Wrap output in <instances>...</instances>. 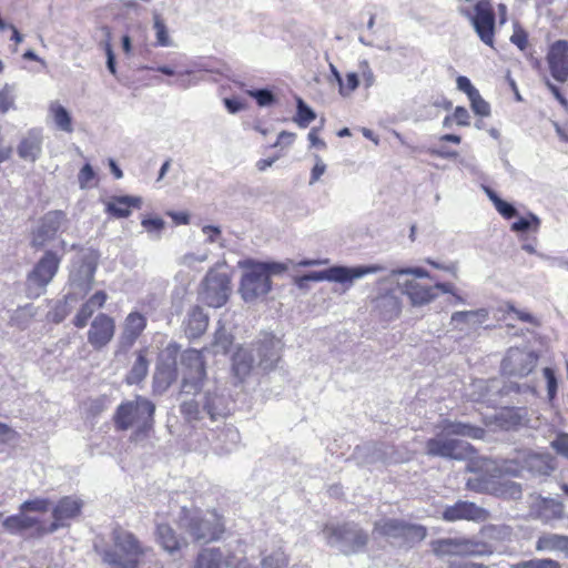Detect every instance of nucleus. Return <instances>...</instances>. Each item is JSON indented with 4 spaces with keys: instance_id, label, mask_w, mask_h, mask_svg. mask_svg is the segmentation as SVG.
Masks as SVG:
<instances>
[{
    "instance_id": "55",
    "label": "nucleus",
    "mask_w": 568,
    "mask_h": 568,
    "mask_svg": "<svg viewBox=\"0 0 568 568\" xmlns=\"http://www.w3.org/2000/svg\"><path fill=\"white\" fill-rule=\"evenodd\" d=\"M359 85L358 75L355 72H348L345 81L342 79V84H338V92L342 97H349Z\"/></svg>"
},
{
    "instance_id": "36",
    "label": "nucleus",
    "mask_w": 568,
    "mask_h": 568,
    "mask_svg": "<svg viewBox=\"0 0 568 568\" xmlns=\"http://www.w3.org/2000/svg\"><path fill=\"white\" fill-rule=\"evenodd\" d=\"M538 551H561L568 557V536L559 534H544L536 541Z\"/></svg>"
},
{
    "instance_id": "60",
    "label": "nucleus",
    "mask_w": 568,
    "mask_h": 568,
    "mask_svg": "<svg viewBox=\"0 0 568 568\" xmlns=\"http://www.w3.org/2000/svg\"><path fill=\"white\" fill-rule=\"evenodd\" d=\"M542 374H544V377H545L546 383H547L548 399L551 402V400L555 399V397L557 395L558 381H557L555 371L552 368H550V367H545L542 369Z\"/></svg>"
},
{
    "instance_id": "25",
    "label": "nucleus",
    "mask_w": 568,
    "mask_h": 568,
    "mask_svg": "<svg viewBox=\"0 0 568 568\" xmlns=\"http://www.w3.org/2000/svg\"><path fill=\"white\" fill-rule=\"evenodd\" d=\"M146 327V318L139 312H131L124 320L123 331L119 338L120 348L123 351L133 346Z\"/></svg>"
},
{
    "instance_id": "41",
    "label": "nucleus",
    "mask_w": 568,
    "mask_h": 568,
    "mask_svg": "<svg viewBox=\"0 0 568 568\" xmlns=\"http://www.w3.org/2000/svg\"><path fill=\"white\" fill-rule=\"evenodd\" d=\"M180 413L187 423H195L203 418L205 414L201 398L194 395L192 398H185L180 404Z\"/></svg>"
},
{
    "instance_id": "59",
    "label": "nucleus",
    "mask_w": 568,
    "mask_h": 568,
    "mask_svg": "<svg viewBox=\"0 0 568 568\" xmlns=\"http://www.w3.org/2000/svg\"><path fill=\"white\" fill-rule=\"evenodd\" d=\"M14 105L13 87L6 84L0 90V113H7Z\"/></svg>"
},
{
    "instance_id": "63",
    "label": "nucleus",
    "mask_w": 568,
    "mask_h": 568,
    "mask_svg": "<svg viewBox=\"0 0 568 568\" xmlns=\"http://www.w3.org/2000/svg\"><path fill=\"white\" fill-rule=\"evenodd\" d=\"M551 447L561 456L568 458V434L561 433L551 442Z\"/></svg>"
},
{
    "instance_id": "18",
    "label": "nucleus",
    "mask_w": 568,
    "mask_h": 568,
    "mask_svg": "<svg viewBox=\"0 0 568 568\" xmlns=\"http://www.w3.org/2000/svg\"><path fill=\"white\" fill-rule=\"evenodd\" d=\"M283 343L271 333H264L254 345L253 352L257 357V366L267 371L275 367L281 358Z\"/></svg>"
},
{
    "instance_id": "15",
    "label": "nucleus",
    "mask_w": 568,
    "mask_h": 568,
    "mask_svg": "<svg viewBox=\"0 0 568 568\" xmlns=\"http://www.w3.org/2000/svg\"><path fill=\"white\" fill-rule=\"evenodd\" d=\"M231 278L226 273L209 271L202 282L201 300L210 307L223 306L230 296Z\"/></svg>"
},
{
    "instance_id": "7",
    "label": "nucleus",
    "mask_w": 568,
    "mask_h": 568,
    "mask_svg": "<svg viewBox=\"0 0 568 568\" xmlns=\"http://www.w3.org/2000/svg\"><path fill=\"white\" fill-rule=\"evenodd\" d=\"M374 531L393 540L399 547H412L427 536V529L424 526L395 518H385L375 523Z\"/></svg>"
},
{
    "instance_id": "40",
    "label": "nucleus",
    "mask_w": 568,
    "mask_h": 568,
    "mask_svg": "<svg viewBox=\"0 0 568 568\" xmlns=\"http://www.w3.org/2000/svg\"><path fill=\"white\" fill-rule=\"evenodd\" d=\"M49 113L55 126L65 133L73 132L72 118L69 111L59 102L53 101L49 105Z\"/></svg>"
},
{
    "instance_id": "14",
    "label": "nucleus",
    "mask_w": 568,
    "mask_h": 568,
    "mask_svg": "<svg viewBox=\"0 0 568 568\" xmlns=\"http://www.w3.org/2000/svg\"><path fill=\"white\" fill-rule=\"evenodd\" d=\"M61 257L53 251L48 250L43 256L36 263L32 271L28 274L27 284L29 294L39 296L44 292L48 284L55 276Z\"/></svg>"
},
{
    "instance_id": "10",
    "label": "nucleus",
    "mask_w": 568,
    "mask_h": 568,
    "mask_svg": "<svg viewBox=\"0 0 568 568\" xmlns=\"http://www.w3.org/2000/svg\"><path fill=\"white\" fill-rule=\"evenodd\" d=\"M386 271L382 264L358 265L354 267L335 265L326 270L310 272L302 275V281L308 282H334L339 284L352 285L353 281L362 278L366 275L377 274Z\"/></svg>"
},
{
    "instance_id": "42",
    "label": "nucleus",
    "mask_w": 568,
    "mask_h": 568,
    "mask_svg": "<svg viewBox=\"0 0 568 568\" xmlns=\"http://www.w3.org/2000/svg\"><path fill=\"white\" fill-rule=\"evenodd\" d=\"M148 372H149V362L145 357L144 352L139 351L136 354V358H135L130 372L128 373V375L125 377V382L129 385L139 384L146 377Z\"/></svg>"
},
{
    "instance_id": "64",
    "label": "nucleus",
    "mask_w": 568,
    "mask_h": 568,
    "mask_svg": "<svg viewBox=\"0 0 568 568\" xmlns=\"http://www.w3.org/2000/svg\"><path fill=\"white\" fill-rule=\"evenodd\" d=\"M457 89L464 92L467 98H470L478 90L471 84L470 80L465 75H459L456 79Z\"/></svg>"
},
{
    "instance_id": "27",
    "label": "nucleus",
    "mask_w": 568,
    "mask_h": 568,
    "mask_svg": "<svg viewBox=\"0 0 568 568\" xmlns=\"http://www.w3.org/2000/svg\"><path fill=\"white\" fill-rule=\"evenodd\" d=\"M42 131L40 129H31L21 139L17 152L20 159L34 162L39 159L42 151Z\"/></svg>"
},
{
    "instance_id": "45",
    "label": "nucleus",
    "mask_w": 568,
    "mask_h": 568,
    "mask_svg": "<svg viewBox=\"0 0 568 568\" xmlns=\"http://www.w3.org/2000/svg\"><path fill=\"white\" fill-rule=\"evenodd\" d=\"M153 29L155 31V45L156 47H172L173 45V41L169 34L166 24L159 13L153 14Z\"/></svg>"
},
{
    "instance_id": "61",
    "label": "nucleus",
    "mask_w": 568,
    "mask_h": 568,
    "mask_svg": "<svg viewBox=\"0 0 568 568\" xmlns=\"http://www.w3.org/2000/svg\"><path fill=\"white\" fill-rule=\"evenodd\" d=\"M50 501L45 498H37L31 500H26L20 506V511H47L49 508Z\"/></svg>"
},
{
    "instance_id": "58",
    "label": "nucleus",
    "mask_w": 568,
    "mask_h": 568,
    "mask_svg": "<svg viewBox=\"0 0 568 568\" xmlns=\"http://www.w3.org/2000/svg\"><path fill=\"white\" fill-rule=\"evenodd\" d=\"M102 30L104 31V33L106 36V40L104 42V51H105V55H106V68L110 71V73L115 75L116 74V64H115V55H114V52H113V49H112V45L110 42L111 31L108 27H103Z\"/></svg>"
},
{
    "instance_id": "17",
    "label": "nucleus",
    "mask_w": 568,
    "mask_h": 568,
    "mask_svg": "<svg viewBox=\"0 0 568 568\" xmlns=\"http://www.w3.org/2000/svg\"><path fill=\"white\" fill-rule=\"evenodd\" d=\"M538 355L518 347L509 348L501 362V372L508 376L525 377L536 367Z\"/></svg>"
},
{
    "instance_id": "33",
    "label": "nucleus",
    "mask_w": 568,
    "mask_h": 568,
    "mask_svg": "<svg viewBox=\"0 0 568 568\" xmlns=\"http://www.w3.org/2000/svg\"><path fill=\"white\" fill-rule=\"evenodd\" d=\"M240 440L239 430L233 426H225L216 434L213 447L217 454H229L237 448Z\"/></svg>"
},
{
    "instance_id": "52",
    "label": "nucleus",
    "mask_w": 568,
    "mask_h": 568,
    "mask_svg": "<svg viewBox=\"0 0 568 568\" xmlns=\"http://www.w3.org/2000/svg\"><path fill=\"white\" fill-rule=\"evenodd\" d=\"M97 174L93 170V168L85 163L79 174H78V182L81 190L91 189L95 185Z\"/></svg>"
},
{
    "instance_id": "12",
    "label": "nucleus",
    "mask_w": 568,
    "mask_h": 568,
    "mask_svg": "<svg viewBox=\"0 0 568 568\" xmlns=\"http://www.w3.org/2000/svg\"><path fill=\"white\" fill-rule=\"evenodd\" d=\"M459 13L470 22L481 42L494 45L496 14L490 0L477 1L473 10L460 8Z\"/></svg>"
},
{
    "instance_id": "3",
    "label": "nucleus",
    "mask_w": 568,
    "mask_h": 568,
    "mask_svg": "<svg viewBox=\"0 0 568 568\" xmlns=\"http://www.w3.org/2000/svg\"><path fill=\"white\" fill-rule=\"evenodd\" d=\"M176 524L194 541L200 542L217 540L224 532L223 519L215 511L203 513L200 509L182 507Z\"/></svg>"
},
{
    "instance_id": "20",
    "label": "nucleus",
    "mask_w": 568,
    "mask_h": 568,
    "mask_svg": "<svg viewBox=\"0 0 568 568\" xmlns=\"http://www.w3.org/2000/svg\"><path fill=\"white\" fill-rule=\"evenodd\" d=\"M529 516L545 525L565 518V505L555 498L538 496L529 507Z\"/></svg>"
},
{
    "instance_id": "38",
    "label": "nucleus",
    "mask_w": 568,
    "mask_h": 568,
    "mask_svg": "<svg viewBox=\"0 0 568 568\" xmlns=\"http://www.w3.org/2000/svg\"><path fill=\"white\" fill-rule=\"evenodd\" d=\"M252 351L240 348L235 352V354L232 357V368L239 378H244L247 376L253 367V364L255 362L254 355L252 354Z\"/></svg>"
},
{
    "instance_id": "24",
    "label": "nucleus",
    "mask_w": 568,
    "mask_h": 568,
    "mask_svg": "<svg viewBox=\"0 0 568 568\" xmlns=\"http://www.w3.org/2000/svg\"><path fill=\"white\" fill-rule=\"evenodd\" d=\"M82 508V501L70 496L61 498L52 510L53 521L44 530L45 532H54L60 527L67 525V521L77 517Z\"/></svg>"
},
{
    "instance_id": "51",
    "label": "nucleus",
    "mask_w": 568,
    "mask_h": 568,
    "mask_svg": "<svg viewBox=\"0 0 568 568\" xmlns=\"http://www.w3.org/2000/svg\"><path fill=\"white\" fill-rule=\"evenodd\" d=\"M287 562L284 551L277 549L262 559V568H285Z\"/></svg>"
},
{
    "instance_id": "13",
    "label": "nucleus",
    "mask_w": 568,
    "mask_h": 568,
    "mask_svg": "<svg viewBox=\"0 0 568 568\" xmlns=\"http://www.w3.org/2000/svg\"><path fill=\"white\" fill-rule=\"evenodd\" d=\"M99 257L97 250L89 248L73 262L69 283L74 294L85 295L92 288Z\"/></svg>"
},
{
    "instance_id": "56",
    "label": "nucleus",
    "mask_w": 568,
    "mask_h": 568,
    "mask_svg": "<svg viewBox=\"0 0 568 568\" xmlns=\"http://www.w3.org/2000/svg\"><path fill=\"white\" fill-rule=\"evenodd\" d=\"M247 93L255 99L260 106H270L275 102V97L268 89H254L250 90Z\"/></svg>"
},
{
    "instance_id": "35",
    "label": "nucleus",
    "mask_w": 568,
    "mask_h": 568,
    "mask_svg": "<svg viewBox=\"0 0 568 568\" xmlns=\"http://www.w3.org/2000/svg\"><path fill=\"white\" fill-rule=\"evenodd\" d=\"M443 432L450 436H462L473 439H480L485 435V429L464 422L446 420L443 425Z\"/></svg>"
},
{
    "instance_id": "6",
    "label": "nucleus",
    "mask_w": 568,
    "mask_h": 568,
    "mask_svg": "<svg viewBox=\"0 0 568 568\" xmlns=\"http://www.w3.org/2000/svg\"><path fill=\"white\" fill-rule=\"evenodd\" d=\"M154 413V403L138 395L134 399L126 400L118 406L114 422L121 430L136 427L139 433H146L153 427Z\"/></svg>"
},
{
    "instance_id": "31",
    "label": "nucleus",
    "mask_w": 568,
    "mask_h": 568,
    "mask_svg": "<svg viewBox=\"0 0 568 568\" xmlns=\"http://www.w3.org/2000/svg\"><path fill=\"white\" fill-rule=\"evenodd\" d=\"M384 445L377 443H365L355 447L353 458L358 465H372L386 460Z\"/></svg>"
},
{
    "instance_id": "26",
    "label": "nucleus",
    "mask_w": 568,
    "mask_h": 568,
    "mask_svg": "<svg viewBox=\"0 0 568 568\" xmlns=\"http://www.w3.org/2000/svg\"><path fill=\"white\" fill-rule=\"evenodd\" d=\"M142 197L134 195H115L105 203V213L115 219H126L132 210L142 207Z\"/></svg>"
},
{
    "instance_id": "57",
    "label": "nucleus",
    "mask_w": 568,
    "mask_h": 568,
    "mask_svg": "<svg viewBox=\"0 0 568 568\" xmlns=\"http://www.w3.org/2000/svg\"><path fill=\"white\" fill-rule=\"evenodd\" d=\"M470 102L471 110L480 115V116H488L490 114V105L487 101H485L479 91L474 93L470 98H468Z\"/></svg>"
},
{
    "instance_id": "23",
    "label": "nucleus",
    "mask_w": 568,
    "mask_h": 568,
    "mask_svg": "<svg viewBox=\"0 0 568 568\" xmlns=\"http://www.w3.org/2000/svg\"><path fill=\"white\" fill-rule=\"evenodd\" d=\"M487 516L488 513L484 508L464 500H458L454 505L447 506L443 511V519L450 523L457 520L484 521Z\"/></svg>"
},
{
    "instance_id": "34",
    "label": "nucleus",
    "mask_w": 568,
    "mask_h": 568,
    "mask_svg": "<svg viewBox=\"0 0 568 568\" xmlns=\"http://www.w3.org/2000/svg\"><path fill=\"white\" fill-rule=\"evenodd\" d=\"M209 315L200 306H194L187 313L185 334L190 338L200 337L207 328Z\"/></svg>"
},
{
    "instance_id": "9",
    "label": "nucleus",
    "mask_w": 568,
    "mask_h": 568,
    "mask_svg": "<svg viewBox=\"0 0 568 568\" xmlns=\"http://www.w3.org/2000/svg\"><path fill=\"white\" fill-rule=\"evenodd\" d=\"M323 534L329 546L338 548L346 555L359 551L368 540L367 534L352 523L337 526L326 525Z\"/></svg>"
},
{
    "instance_id": "4",
    "label": "nucleus",
    "mask_w": 568,
    "mask_h": 568,
    "mask_svg": "<svg viewBox=\"0 0 568 568\" xmlns=\"http://www.w3.org/2000/svg\"><path fill=\"white\" fill-rule=\"evenodd\" d=\"M113 549H103L100 554L104 564L111 568H138L139 560L146 548L131 531L115 526L111 532Z\"/></svg>"
},
{
    "instance_id": "22",
    "label": "nucleus",
    "mask_w": 568,
    "mask_h": 568,
    "mask_svg": "<svg viewBox=\"0 0 568 568\" xmlns=\"http://www.w3.org/2000/svg\"><path fill=\"white\" fill-rule=\"evenodd\" d=\"M547 63L551 77L558 82L568 80V41L557 40L548 50Z\"/></svg>"
},
{
    "instance_id": "49",
    "label": "nucleus",
    "mask_w": 568,
    "mask_h": 568,
    "mask_svg": "<svg viewBox=\"0 0 568 568\" xmlns=\"http://www.w3.org/2000/svg\"><path fill=\"white\" fill-rule=\"evenodd\" d=\"M141 225L153 240H160L165 227V222L161 217H143Z\"/></svg>"
},
{
    "instance_id": "48",
    "label": "nucleus",
    "mask_w": 568,
    "mask_h": 568,
    "mask_svg": "<svg viewBox=\"0 0 568 568\" xmlns=\"http://www.w3.org/2000/svg\"><path fill=\"white\" fill-rule=\"evenodd\" d=\"M233 344L232 335L221 325L219 322V327L214 334L213 348L214 353H227Z\"/></svg>"
},
{
    "instance_id": "29",
    "label": "nucleus",
    "mask_w": 568,
    "mask_h": 568,
    "mask_svg": "<svg viewBox=\"0 0 568 568\" xmlns=\"http://www.w3.org/2000/svg\"><path fill=\"white\" fill-rule=\"evenodd\" d=\"M402 295H407L414 306L430 303L437 297V293L433 286H426L416 281H406L400 285Z\"/></svg>"
},
{
    "instance_id": "43",
    "label": "nucleus",
    "mask_w": 568,
    "mask_h": 568,
    "mask_svg": "<svg viewBox=\"0 0 568 568\" xmlns=\"http://www.w3.org/2000/svg\"><path fill=\"white\" fill-rule=\"evenodd\" d=\"M484 192L488 196V199L493 202L496 211L504 217V219H513L517 215L516 207L503 199L499 197V195L491 190L489 186H483Z\"/></svg>"
},
{
    "instance_id": "30",
    "label": "nucleus",
    "mask_w": 568,
    "mask_h": 568,
    "mask_svg": "<svg viewBox=\"0 0 568 568\" xmlns=\"http://www.w3.org/2000/svg\"><path fill=\"white\" fill-rule=\"evenodd\" d=\"M155 535L158 542L169 554H174L187 545L185 538L179 536L169 524H158Z\"/></svg>"
},
{
    "instance_id": "1",
    "label": "nucleus",
    "mask_w": 568,
    "mask_h": 568,
    "mask_svg": "<svg viewBox=\"0 0 568 568\" xmlns=\"http://www.w3.org/2000/svg\"><path fill=\"white\" fill-rule=\"evenodd\" d=\"M183 395H196L201 398L203 412L212 419L225 417L229 413L227 399L215 385H205L203 355L196 349H186L181 355Z\"/></svg>"
},
{
    "instance_id": "44",
    "label": "nucleus",
    "mask_w": 568,
    "mask_h": 568,
    "mask_svg": "<svg viewBox=\"0 0 568 568\" xmlns=\"http://www.w3.org/2000/svg\"><path fill=\"white\" fill-rule=\"evenodd\" d=\"M223 554L219 548L203 549L196 559L197 568H221Z\"/></svg>"
},
{
    "instance_id": "32",
    "label": "nucleus",
    "mask_w": 568,
    "mask_h": 568,
    "mask_svg": "<svg viewBox=\"0 0 568 568\" xmlns=\"http://www.w3.org/2000/svg\"><path fill=\"white\" fill-rule=\"evenodd\" d=\"M108 298V295L104 291L95 292L78 311L73 324L78 328H83L89 318L93 315V313L103 307Z\"/></svg>"
},
{
    "instance_id": "53",
    "label": "nucleus",
    "mask_w": 568,
    "mask_h": 568,
    "mask_svg": "<svg viewBox=\"0 0 568 568\" xmlns=\"http://www.w3.org/2000/svg\"><path fill=\"white\" fill-rule=\"evenodd\" d=\"M511 568H560L558 561L550 558L530 559L514 564Z\"/></svg>"
},
{
    "instance_id": "21",
    "label": "nucleus",
    "mask_w": 568,
    "mask_h": 568,
    "mask_svg": "<svg viewBox=\"0 0 568 568\" xmlns=\"http://www.w3.org/2000/svg\"><path fill=\"white\" fill-rule=\"evenodd\" d=\"M114 333V320L108 314L100 313L91 322L88 331V343L95 351H100L112 341Z\"/></svg>"
},
{
    "instance_id": "19",
    "label": "nucleus",
    "mask_w": 568,
    "mask_h": 568,
    "mask_svg": "<svg viewBox=\"0 0 568 568\" xmlns=\"http://www.w3.org/2000/svg\"><path fill=\"white\" fill-rule=\"evenodd\" d=\"M65 222V214L62 211H50L40 220L38 227L32 233L31 245L34 248L43 247L52 241L62 224Z\"/></svg>"
},
{
    "instance_id": "54",
    "label": "nucleus",
    "mask_w": 568,
    "mask_h": 568,
    "mask_svg": "<svg viewBox=\"0 0 568 568\" xmlns=\"http://www.w3.org/2000/svg\"><path fill=\"white\" fill-rule=\"evenodd\" d=\"M215 71H216L215 68L211 64L210 61L197 60V61L192 62L191 68L185 69V70H180L179 75L180 77H183V75L191 77V75H196L197 72L213 73Z\"/></svg>"
},
{
    "instance_id": "50",
    "label": "nucleus",
    "mask_w": 568,
    "mask_h": 568,
    "mask_svg": "<svg viewBox=\"0 0 568 568\" xmlns=\"http://www.w3.org/2000/svg\"><path fill=\"white\" fill-rule=\"evenodd\" d=\"M174 379V371L171 368H156L153 377V387L155 389H166Z\"/></svg>"
},
{
    "instance_id": "46",
    "label": "nucleus",
    "mask_w": 568,
    "mask_h": 568,
    "mask_svg": "<svg viewBox=\"0 0 568 568\" xmlns=\"http://www.w3.org/2000/svg\"><path fill=\"white\" fill-rule=\"evenodd\" d=\"M541 221L539 216H537L532 212H528L526 216L520 217L516 222L511 224V231L516 233H524L526 231L531 230L537 233L539 231Z\"/></svg>"
},
{
    "instance_id": "39",
    "label": "nucleus",
    "mask_w": 568,
    "mask_h": 568,
    "mask_svg": "<svg viewBox=\"0 0 568 568\" xmlns=\"http://www.w3.org/2000/svg\"><path fill=\"white\" fill-rule=\"evenodd\" d=\"M39 524V520L36 517L29 516L26 513L20 511V514L12 515L7 517L3 520V527L10 534H21L22 531L30 529Z\"/></svg>"
},
{
    "instance_id": "47",
    "label": "nucleus",
    "mask_w": 568,
    "mask_h": 568,
    "mask_svg": "<svg viewBox=\"0 0 568 568\" xmlns=\"http://www.w3.org/2000/svg\"><path fill=\"white\" fill-rule=\"evenodd\" d=\"M296 115L294 122L300 128H307L308 124L316 119V113L301 98L296 100Z\"/></svg>"
},
{
    "instance_id": "16",
    "label": "nucleus",
    "mask_w": 568,
    "mask_h": 568,
    "mask_svg": "<svg viewBox=\"0 0 568 568\" xmlns=\"http://www.w3.org/2000/svg\"><path fill=\"white\" fill-rule=\"evenodd\" d=\"M426 454L432 457L463 460L471 457L475 449L465 440L435 437L426 442Z\"/></svg>"
},
{
    "instance_id": "8",
    "label": "nucleus",
    "mask_w": 568,
    "mask_h": 568,
    "mask_svg": "<svg viewBox=\"0 0 568 568\" xmlns=\"http://www.w3.org/2000/svg\"><path fill=\"white\" fill-rule=\"evenodd\" d=\"M377 295L373 298V310L384 321L397 318L402 312L400 284L394 275L379 278L376 283Z\"/></svg>"
},
{
    "instance_id": "62",
    "label": "nucleus",
    "mask_w": 568,
    "mask_h": 568,
    "mask_svg": "<svg viewBox=\"0 0 568 568\" xmlns=\"http://www.w3.org/2000/svg\"><path fill=\"white\" fill-rule=\"evenodd\" d=\"M389 275H394V278H397L398 275H414L417 278L429 277L428 271L422 267L396 268L390 271Z\"/></svg>"
},
{
    "instance_id": "5",
    "label": "nucleus",
    "mask_w": 568,
    "mask_h": 568,
    "mask_svg": "<svg viewBox=\"0 0 568 568\" xmlns=\"http://www.w3.org/2000/svg\"><path fill=\"white\" fill-rule=\"evenodd\" d=\"M244 273L240 283V294L245 302H253L266 295L271 288V275H276L287 270L286 265L277 262L244 263Z\"/></svg>"
},
{
    "instance_id": "28",
    "label": "nucleus",
    "mask_w": 568,
    "mask_h": 568,
    "mask_svg": "<svg viewBox=\"0 0 568 568\" xmlns=\"http://www.w3.org/2000/svg\"><path fill=\"white\" fill-rule=\"evenodd\" d=\"M489 312L487 308L475 311H458L452 314L450 324L459 331L477 329L487 321Z\"/></svg>"
},
{
    "instance_id": "11",
    "label": "nucleus",
    "mask_w": 568,
    "mask_h": 568,
    "mask_svg": "<svg viewBox=\"0 0 568 568\" xmlns=\"http://www.w3.org/2000/svg\"><path fill=\"white\" fill-rule=\"evenodd\" d=\"M437 556H490L495 548L491 544L475 538H444L433 542Z\"/></svg>"
},
{
    "instance_id": "37",
    "label": "nucleus",
    "mask_w": 568,
    "mask_h": 568,
    "mask_svg": "<svg viewBox=\"0 0 568 568\" xmlns=\"http://www.w3.org/2000/svg\"><path fill=\"white\" fill-rule=\"evenodd\" d=\"M548 455L527 453L524 455V466L535 475H549L554 467Z\"/></svg>"
},
{
    "instance_id": "2",
    "label": "nucleus",
    "mask_w": 568,
    "mask_h": 568,
    "mask_svg": "<svg viewBox=\"0 0 568 568\" xmlns=\"http://www.w3.org/2000/svg\"><path fill=\"white\" fill-rule=\"evenodd\" d=\"M525 470L524 459H505L487 467V474H476L468 478L466 486L477 493H490L504 498L518 499L521 486L509 477H520Z\"/></svg>"
}]
</instances>
